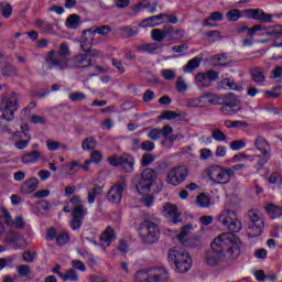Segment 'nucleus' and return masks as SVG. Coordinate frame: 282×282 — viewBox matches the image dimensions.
Here are the masks:
<instances>
[{
    "instance_id": "obj_6",
    "label": "nucleus",
    "mask_w": 282,
    "mask_h": 282,
    "mask_svg": "<svg viewBox=\"0 0 282 282\" xmlns=\"http://www.w3.org/2000/svg\"><path fill=\"white\" fill-rule=\"evenodd\" d=\"M206 175L208 182L213 184V186H217L219 184H228L230 178L234 177L232 170L230 167H224L220 165H212L206 170Z\"/></svg>"
},
{
    "instance_id": "obj_33",
    "label": "nucleus",
    "mask_w": 282,
    "mask_h": 282,
    "mask_svg": "<svg viewBox=\"0 0 282 282\" xmlns=\"http://www.w3.org/2000/svg\"><path fill=\"white\" fill-rule=\"evenodd\" d=\"M226 19L229 23H235L239 19H242L241 11L239 9H231L226 13Z\"/></svg>"
},
{
    "instance_id": "obj_44",
    "label": "nucleus",
    "mask_w": 282,
    "mask_h": 282,
    "mask_svg": "<svg viewBox=\"0 0 282 282\" xmlns=\"http://www.w3.org/2000/svg\"><path fill=\"white\" fill-rule=\"evenodd\" d=\"M151 36L153 41L160 43L166 39V33L163 30L154 29L151 31Z\"/></svg>"
},
{
    "instance_id": "obj_42",
    "label": "nucleus",
    "mask_w": 282,
    "mask_h": 282,
    "mask_svg": "<svg viewBox=\"0 0 282 282\" xmlns=\"http://www.w3.org/2000/svg\"><path fill=\"white\" fill-rule=\"evenodd\" d=\"M220 86L224 88L228 87V89H232L234 91L239 90L237 82H235V79L231 78H224L223 80H220Z\"/></svg>"
},
{
    "instance_id": "obj_29",
    "label": "nucleus",
    "mask_w": 282,
    "mask_h": 282,
    "mask_svg": "<svg viewBox=\"0 0 282 282\" xmlns=\"http://www.w3.org/2000/svg\"><path fill=\"white\" fill-rule=\"evenodd\" d=\"M251 77H252V80L258 85H263V83H265V74L263 73V68H260V67L252 68Z\"/></svg>"
},
{
    "instance_id": "obj_50",
    "label": "nucleus",
    "mask_w": 282,
    "mask_h": 282,
    "mask_svg": "<svg viewBox=\"0 0 282 282\" xmlns=\"http://www.w3.org/2000/svg\"><path fill=\"white\" fill-rule=\"evenodd\" d=\"M0 210L7 226H14V220L12 219V215H10V212L6 209V207H1Z\"/></svg>"
},
{
    "instance_id": "obj_32",
    "label": "nucleus",
    "mask_w": 282,
    "mask_h": 282,
    "mask_svg": "<svg viewBox=\"0 0 282 282\" xmlns=\"http://www.w3.org/2000/svg\"><path fill=\"white\" fill-rule=\"evenodd\" d=\"M66 28H68V30H76V28H78V25H80V17L76 15V14H72L66 19L65 22Z\"/></svg>"
},
{
    "instance_id": "obj_38",
    "label": "nucleus",
    "mask_w": 282,
    "mask_h": 282,
    "mask_svg": "<svg viewBox=\"0 0 282 282\" xmlns=\"http://www.w3.org/2000/svg\"><path fill=\"white\" fill-rule=\"evenodd\" d=\"M195 83L199 87H210V82L208 80V76L206 73H199L195 77Z\"/></svg>"
},
{
    "instance_id": "obj_10",
    "label": "nucleus",
    "mask_w": 282,
    "mask_h": 282,
    "mask_svg": "<svg viewBox=\"0 0 282 282\" xmlns=\"http://www.w3.org/2000/svg\"><path fill=\"white\" fill-rule=\"evenodd\" d=\"M111 32L109 25H102L96 28L95 30H88L83 32V41H82V50L83 52H89V47L87 45H97L98 43V34L101 36H107Z\"/></svg>"
},
{
    "instance_id": "obj_9",
    "label": "nucleus",
    "mask_w": 282,
    "mask_h": 282,
    "mask_svg": "<svg viewBox=\"0 0 282 282\" xmlns=\"http://www.w3.org/2000/svg\"><path fill=\"white\" fill-rule=\"evenodd\" d=\"M139 236L144 243H158L160 239V227L151 220H144L139 226Z\"/></svg>"
},
{
    "instance_id": "obj_12",
    "label": "nucleus",
    "mask_w": 282,
    "mask_h": 282,
    "mask_svg": "<svg viewBox=\"0 0 282 282\" xmlns=\"http://www.w3.org/2000/svg\"><path fill=\"white\" fill-rule=\"evenodd\" d=\"M281 36L282 26L274 25L267 28L263 24H256L249 29V36Z\"/></svg>"
},
{
    "instance_id": "obj_57",
    "label": "nucleus",
    "mask_w": 282,
    "mask_h": 282,
    "mask_svg": "<svg viewBox=\"0 0 282 282\" xmlns=\"http://www.w3.org/2000/svg\"><path fill=\"white\" fill-rule=\"evenodd\" d=\"M69 100H72V102H80V100H85V94L80 93V91H75L72 93L68 96Z\"/></svg>"
},
{
    "instance_id": "obj_19",
    "label": "nucleus",
    "mask_w": 282,
    "mask_h": 282,
    "mask_svg": "<svg viewBox=\"0 0 282 282\" xmlns=\"http://www.w3.org/2000/svg\"><path fill=\"white\" fill-rule=\"evenodd\" d=\"M39 188V178L31 177L24 181L20 187L21 193L24 195H30V193H34Z\"/></svg>"
},
{
    "instance_id": "obj_36",
    "label": "nucleus",
    "mask_w": 282,
    "mask_h": 282,
    "mask_svg": "<svg viewBox=\"0 0 282 282\" xmlns=\"http://www.w3.org/2000/svg\"><path fill=\"white\" fill-rule=\"evenodd\" d=\"M239 109H241L239 106L232 104H225L221 107V111L225 116H235V113H237Z\"/></svg>"
},
{
    "instance_id": "obj_14",
    "label": "nucleus",
    "mask_w": 282,
    "mask_h": 282,
    "mask_svg": "<svg viewBox=\"0 0 282 282\" xmlns=\"http://www.w3.org/2000/svg\"><path fill=\"white\" fill-rule=\"evenodd\" d=\"M124 188H127V178L124 176L120 177L119 183H117L108 193L109 202L112 204H120L122 200V193H124Z\"/></svg>"
},
{
    "instance_id": "obj_11",
    "label": "nucleus",
    "mask_w": 282,
    "mask_h": 282,
    "mask_svg": "<svg viewBox=\"0 0 282 282\" xmlns=\"http://www.w3.org/2000/svg\"><path fill=\"white\" fill-rule=\"evenodd\" d=\"M186 177H188V167L178 165L167 172L166 182L171 184V186H180V184L186 182Z\"/></svg>"
},
{
    "instance_id": "obj_35",
    "label": "nucleus",
    "mask_w": 282,
    "mask_h": 282,
    "mask_svg": "<svg viewBox=\"0 0 282 282\" xmlns=\"http://www.w3.org/2000/svg\"><path fill=\"white\" fill-rule=\"evenodd\" d=\"M243 160H249V162H254L256 160H261V156L259 155L250 156L246 153H239L232 156V162H243Z\"/></svg>"
},
{
    "instance_id": "obj_7",
    "label": "nucleus",
    "mask_w": 282,
    "mask_h": 282,
    "mask_svg": "<svg viewBox=\"0 0 282 282\" xmlns=\"http://www.w3.org/2000/svg\"><path fill=\"white\" fill-rule=\"evenodd\" d=\"M19 110V95L17 93H7L2 96L0 111L4 120H14V113Z\"/></svg>"
},
{
    "instance_id": "obj_40",
    "label": "nucleus",
    "mask_w": 282,
    "mask_h": 282,
    "mask_svg": "<svg viewBox=\"0 0 282 282\" xmlns=\"http://www.w3.org/2000/svg\"><path fill=\"white\" fill-rule=\"evenodd\" d=\"M196 204L197 206H199L200 208H208V206H210V197L206 194H199L196 197Z\"/></svg>"
},
{
    "instance_id": "obj_37",
    "label": "nucleus",
    "mask_w": 282,
    "mask_h": 282,
    "mask_svg": "<svg viewBox=\"0 0 282 282\" xmlns=\"http://www.w3.org/2000/svg\"><path fill=\"white\" fill-rule=\"evenodd\" d=\"M268 182H269V184H274V186H278L279 188H281V186H282L281 172L271 173L270 176L268 177Z\"/></svg>"
},
{
    "instance_id": "obj_53",
    "label": "nucleus",
    "mask_w": 282,
    "mask_h": 282,
    "mask_svg": "<svg viewBox=\"0 0 282 282\" xmlns=\"http://www.w3.org/2000/svg\"><path fill=\"white\" fill-rule=\"evenodd\" d=\"M17 272L20 274V276H30L31 269L28 264H22L17 267Z\"/></svg>"
},
{
    "instance_id": "obj_1",
    "label": "nucleus",
    "mask_w": 282,
    "mask_h": 282,
    "mask_svg": "<svg viewBox=\"0 0 282 282\" xmlns=\"http://www.w3.org/2000/svg\"><path fill=\"white\" fill-rule=\"evenodd\" d=\"M212 250L205 254L207 265H219L221 261H235L241 254V240L237 235L223 232L210 243Z\"/></svg>"
},
{
    "instance_id": "obj_54",
    "label": "nucleus",
    "mask_w": 282,
    "mask_h": 282,
    "mask_svg": "<svg viewBox=\"0 0 282 282\" xmlns=\"http://www.w3.org/2000/svg\"><path fill=\"white\" fill-rule=\"evenodd\" d=\"M200 160L206 161L213 158V150L208 148H204L199 150Z\"/></svg>"
},
{
    "instance_id": "obj_8",
    "label": "nucleus",
    "mask_w": 282,
    "mask_h": 282,
    "mask_svg": "<svg viewBox=\"0 0 282 282\" xmlns=\"http://www.w3.org/2000/svg\"><path fill=\"white\" fill-rule=\"evenodd\" d=\"M249 225L247 229L248 237L254 238L259 237L261 232H263V228H265V219L263 218V214L257 209H251L248 213Z\"/></svg>"
},
{
    "instance_id": "obj_46",
    "label": "nucleus",
    "mask_w": 282,
    "mask_h": 282,
    "mask_svg": "<svg viewBox=\"0 0 282 282\" xmlns=\"http://www.w3.org/2000/svg\"><path fill=\"white\" fill-rule=\"evenodd\" d=\"M191 230H193V226H191V225H186V226L182 227L180 235L176 236L180 243H184L185 237H187V235L191 232Z\"/></svg>"
},
{
    "instance_id": "obj_43",
    "label": "nucleus",
    "mask_w": 282,
    "mask_h": 282,
    "mask_svg": "<svg viewBox=\"0 0 282 282\" xmlns=\"http://www.w3.org/2000/svg\"><path fill=\"white\" fill-rule=\"evenodd\" d=\"M188 90V85L186 84V80H184V77L180 76L176 79V91L178 94H186Z\"/></svg>"
},
{
    "instance_id": "obj_28",
    "label": "nucleus",
    "mask_w": 282,
    "mask_h": 282,
    "mask_svg": "<svg viewBox=\"0 0 282 282\" xmlns=\"http://www.w3.org/2000/svg\"><path fill=\"white\" fill-rule=\"evenodd\" d=\"M210 21H213L214 23L224 21V13L219 11L210 13V15L204 20L203 25L205 28H213V24H210Z\"/></svg>"
},
{
    "instance_id": "obj_60",
    "label": "nucleus",
    "mask_w": 282,
    "mask_h": 282,
    "mask_svg": "<svg viewBox=\"0 0 282 282\" xmlns=\"http://www.w3.org/2000/svg\"><path fill=\"white\" fill-rule=\"evenodd\" d=\"M58 236V231H56V228L51 227L47 229L46 231V241H54V239H56V237Z\"/></svg>"
},
{
    "instance_id": "obj_5",
    "label": "nucleus",
    "mask_w": 282,
    "mask_h": 282,
    "mask_svg": "<svg viewBox=\"0 0 282 282\" xmlns=\"http://www.w3.org/2000/svg\"><path fill=\"white\" fill-rule=\"evenodd\" d=\"M218 224H221L223 228L229 230L231 235L235 232H241L243 228V224L239 220V216H237V212L225 209L219 213L216 217Z\"/></svg>"
},
{
    "instance_id": "obj_47",
    "label": "nucleus",
    "mask_w": 282,
    "mask_h": 282,
    "mask_svg": "<svg viewBox=\"0 0 282 282\" xmlns=\"http://www.w3.org/2000/svg\"><path fill=\"white\" fill-rule=\"evenodd\" d=\"M199 63L200 61L197 57L188 61V63L184 67V72L188 73V72H193L194 69H197V67H199Z\"/></svg>"
},
{
    "instance_id": "obj_31",
    "label": "nucleus",
    "mask_w": 282,
    "mask_h": 282,
    "mask_svg": "<svg viewBox=\"0 0 282 282\" xmlns=\"http://www.w3.org/2000/svg\"><path fill=\"white\" fill-rule=\"evenodd\" d=\"M46 149L47 151H58V149H62L63 151H69V145H67L66 143H61L58 141L55 140H48L46 141Z\"/></svg>"
},
{
    "instance_id": "obj_45",
    "label": "nucleus",
    "mask_w": 282,
    "mask_h": 282,
    "mask_svg": "<svg viewBox=\"0 0 282 282\" xmlns=\"http://www.w3.org/2000/svg\"><path fill=\"white\" fill-rule=\"evenodd\" d=\"M62 281L76 282L78 281V273H76V270L69 269L68 271H66V273H64V275H62Z\"/></svg>"
},
{
    "instance_id": "obj_51",
    "label": "nucleus",
    "mask_w": 282,
    "mask_h": 282,
    "mask_svg": "<svg viewBox=\"0 0 282 282\" xmlns=\"http://www.w3.org/2000/svg\"><path fill=\"white\" fill-rule=\"evenodd\" d=\"M32 140V135H30V133L28 132H23V131H17L12 134V140L14 141H20V140Z\"/></svg>"
},
{
    "instance_id": "obj_41",
    "label": "nucleus",
    "mask_w": 282,
    "mask_h": 282,
    "mask_svg": "<svg viewBox=\"0 0 282 282\" xmlns=\"http://www.w3.org/2000/svg\"><path fill=\"white\" fill-rule=\"evenodd\" d=\"M55 241L57 246H67V243H69V234H67L66 231L57 232Z\"/></svg>"
},
{
    "instance_id": "obj_4",
    "label": "nucleus",
    "mask_w": 282,
    "mask_h": 282,
    "mask_svg": "<svg viewBox=\"0 0 282 282\" xmlns=\"http://www.w3.org/2000/svg\"><path fill=\"white\" fill-rule=\"evenodd\" d=\"M155 180H158V173L148 167L141 172L140 176L133 178L132 184L139 195H149Z\"/></svg>"
},
{
    "instance_id": "obj_52",
    "label": "nucleus",
    "mask_w": 282,
    "mask_h": 282,
    "mask_svg": "<svg viewBox=\"0 0 282 282\" xmlns=\"http://www.w3.org/2000/svg\"><path fill=\"white\" fill-rule=\"evenodd\" d=\"M148 138L150 140L158 141L159 138H162V130H160L159 128L150 129L148 132Z\"/></svg>"
},
{
    "instance_id": "obj_55",
    "label": "nucleus",
    "mask_w": 282,
    "mask_h": 282,
    "mask_svg": "<svg viewBox=\"0 0 282 282\" xmlns=\"http://www.w3.org/2000/svg\"><path fill=\"white\" fill-rule=\"evenodd\" d=\"M205 36H207L209 42L215 43L221 39V33L219 31H212L206 33Z\"/></svg>"
},
{
    "instance_id": "obj_25",
    "label": "nucleus",
    "mask_w": 282,
    "mask_h": 282,
    "mask_svg": "<svg viewBox=\"0 0 282 282\" xmlns=\"http://www.w3.org/2000/svg\"><path fill=\"white\" fill-rule=\"evenodd\" d=\"M41 152L40 151H33L29 152L22 155L21 162L23 164H34L41 160Z\"/></svg>"
},
{
    "instance_id": "obj_22",
    "label": "nucleus",
    "mask_w": 282,
    "mask_h": 282,
    "mask_svg": "<svg viewBox=\"0 0 282 282\" xmlns=\"http://www.w3.org/2000/svg\"><path fill=\"white\" fill-rule=\"evenodd\" d=\"M164 15L159 14V15H152L150 18L144 19L141 22V28H158V25H162V18Z\"/></svg>"
},
{
    "instance_id": "obj_30",
    "label": "nucleus",
    "mask_w": 282,
    "mask_h": 282,
    "mask_svg": "<svg viewBox=\"0 0 282 282\" xmlns=\"http://www.w3.org/2000/svg\"><path fill=\"white\" fill-rule=\"evenodd\" d=\"M212 138L215 142H228V135L221 131V129L212 126L210 128Z\"/></svg>"
},
{
    "instance_id": "obj_20",
    "label": "nucleus",
    "mask_w": 282,
    "mask_h": 282,
    "mask_svg": "<svg viewBox=\"0 0 282 282\" xmlns=\"http://www.w3.org/2000/svg\"><path fill=\"white\" fill-rule=\"evenodd\" d=\"M113 239H116V232L111 227H107L100 236V246H102V248H109Z\"/></svg>"
},
{
    "instance_id": "obj_63",
    "label": "nucleus",
    "mask_w": 282,
    "mask_h": 282,
    "mask_svg": "<svg viewBox=\"0 0 282 282\" xmlns=\"http://www.w3.org/2000/svg\"><path fill=\"white\" fill-rule=\"evenodd\" d=\"M58 56L65 57V56H69V46H67V44L62 43L59 45V50L57 52Z\"/></svg>"
},
{
    "instance_id": "obj_59",
    "label": "nucleus",
    "mask_w": 282,
    "mask_h": 282,
    "mask_svg": "<svg viewBox=\"0 0 282 282\" xmlns=\"http://www.w3.org/2000/svg\"><path fill=\"white\" fill-rule=\"evenodd\" d=\"M155 160V156L153 154H144L142 158H141V165L142 166H149V164H152V162H154Z\"/></svg>"
},
{
    "instance_id": "obj_58",
    "label": "nucleus",
    "mask_w": 282,
    "mask_h": 282,
    "mask_svg": "<svg viewBox=\"0 0 282 282\" xmlns=\"http://www.w3.org/2000/svg\"><path fill=\"white\" fill-rule=\"evenodd\" d=\"M141 202L142 204H144V206H147V208H151V206H153V203L155 202V198H153V196L151 195H141Z\"/></svg>"
},
{
    "instance_id": "obj_13",
    "label": "nucleus",
    "mask_w": 282,
    "mask_h": 282,
    "mask_svg": "<svg viewBox=\"0 0 282 282\" xmlns=\"http://www.w3.org/2000/svg\"><path fill=\"white\" fill-rule=\"evenodd\" d=\"M254 147L263 155L258 163L259 169H263V166H265V164H268V161L270 160V144L268 143L265 138L257 137L254 141Z\"/></svg>"
},
{
    "instance_id": "obj_16",
    "label": "nucleus",
    "mask_w": 282,
    "mask_h": 282,
    "mask_svg": "<svg viewBox=\"0 0 282 282\" xmlns=\"http://www.w3.org/2000/svg\"><path fill=\"white\" fill-rule=\"evenodd\" d=\"M4 241L10 243L13 250H24V248H28V241L21 234L14 231H9Z\"/></svg>"
},
{
    "instance_id": "obj_21",
    "label": "nucleus",
    "mask_w": 282,
    "mask_h": 282,
    "mask_svg": "<svg viewBox=\"0 0 282 282\" xmlns=\"http://www.w3.org/2000/svg\"><path fill=\"white\" fill-rule=\"evenodd\" d=\"M264 209L267 210V215L270 217V219H279L282 217V207L279 205L268 203L264 206Z\"/></svg>"
},
{
    "instance_id": "obj_3",
    "label": "nucleus",
    "mask_w": 282,
    "mask_h": 282,
    "mask_svg": "<svg viewBox=\"0 0 282 282\" xmlns=\"http://www.w3.org/2000/svg\"><path fill=\"white\" fill-rule=\"evenodd\" d=\"M167 259L170 263H173L176 272L184 274L193 267V258L186 249L182 247H174L169 250Z\"/></svg>"
},
{
    "instance_id": "obj_56",
    "label": "nucleus",
    "mask_w": 282,
    "mask_h": 282,
    "mask_svg": "<svg viewBox=\"0 0 282 282\" xmlns=\"http://www.w3.org/2000/svg\"><path fill=\"white\" fill-rule=\"evenodd\" d=\"M89 160L95 164H100V162H102V153L95 150L90 153Z\"/></svg>"
},
{
    "instance_id": "obj_49",
    "label": "nucleus",
    "mask_w": 282,
    "mask_h": 282,
    "mask_svg": "<svg viewBox=\"0 0 282 282\" xmlns=\"http://www.w3.org/2000/svg\"><path fill=\"white\" fill-rule=\"evenodd\" d=\"M161 76L164 80H174L176 73L175 69L164 68L161 70Z\"/></svg>"
},
{
    "instance_id": "obj_27",
    "label": "nucleus",
    "mask_w": 282,
    "mask_h": 282,
    "mask_svg": "<svg viewBox=\"0 0 282 282\" xmlns=\"http://www.w3.org/2000/svg\"><path fill=\"white\" fill-rule=\"evenodd\" d=\"M200 99V107H208L210 105H217L219 102V98L216 95L205 93L203 96L199 97Z\"/></svg>"
},
{
    "instance_id": "obj_64",
    "label": "nucleus",
    "mask_w": 282,
    "mask_h": 282,
    "mask_svg": "<svg viewBox=\"0 0 282 282\" xmlns=\"http://www.w3.org/2000/svg\"><path fill=\"white\" fill-rule=\"evenodd\" d=\"M271 78H282V66H275L272 69Z\"/></svg>"
},
{
    "instance_id": "obj_18",
    "label": "nucleus",
    "mask_w": 282,
    "mask_h": 282,
    "mask_svg": "<svg viewBox=\"0 0 282 282\" xmlns=\"http://www.w3.org/2000/svg\"><path fill=\"white\" fill-rule=\"evenodd\" d=\"M150 282H166L170 279L169 271L164 267L149 268Z\"/></svg>"
},
{
    "instance_id": "obj_15",
    "label": "nucleus",
    "mask_w": 282,
    "mask_h": 282,
    "mask_svg": "<svg viewBox=\"0 0 282 282\" xmlns=\"http://www.w3.org/2000/svg\"><path fill=\"white\" fill-rule=\"evenodd\" d=\"M161 215H163V217H167L170 219V224H172L173 226L182 221V218H180V209H177V206L173 205L172 203H166L165 205H163Z\"/></svg>"
},
{
    "instance_id": "obj_34",
    "label": "nucleus",
    "mask_w": 282,
    "mask_h": 282,
    "mask_svg": "<svg viewBox=\"0 0 282 282\" xmlns=\"http://www.w3.org/2000/svg\"><path fill=\"white\" fill-rule=\"evenodd\" d=\"M158 43H149V44H141L138 46L139 52H143L147 54H155V51L159 50Z\"/></svg>"
},
{
    "instance_id": "obj_62",
    "label": "nucleus",
    "mask_w": 282,
    "mask_h": 282,
    "mask_svg": "<svg viewBox=\"0 0 282 282\" xmlns=\"http://www.w3.org/2000/svg\"><path fill=\"white\" fill-rule=\"evenodd\" d=\"M228 149L225 145H218L215 150L216 158H226Z\"/></svg>"
},
{
    "instance_id": "obj_24",
    "label": "nucleus",
    "mask_w": 282,
    "mask_h": 282,
    "mask_svg": "<svg viewBox=\"0 0 282 282\" xmlns=\"http://www.w3.org/2000/svg\"><path fill=\"white\" fill-rule=\"evenodd\" d=\"M134 164H135V160H133V156L129 154H124L121 159L120 169H122L124 173H131L133 172Z\"/></svg>"
},
{
    "instance_id": "obj_48",
    "label": "nucleus",
    "mask_w": 282,
    "mask_h": 282,
    "mask_svg": "<svg viewBox=\"0 0 282 282\" xmlns=\"http://www.w3.org/2000/svg\"><path fill=\"white\" fill-rule=\"evenodd\" d=\"M229 149H231V151H241V149H246V141L234 140L229 143Z\"/></svg>"
},
{
    "instance_id": "obj_17",
    "label": "nucleus",
    "mask_w": 282,
    "mask_h": 282,
    "mask_svg": "<svg viewBox=\"0 0 282 282\" xmlns=\"http://www.w3.org/2000/svg\"><path fill=\"white\" fill-rule=\"evenodd\" d=\"M70 204L74 205L73 217L74 219H85L87 215V208L83 206V198L80 196H73L70 198Z\"/></svg>"
},
{
    "instance_id": "obj_39",
    "label": "nucleus",
    "mask_w": 282,
    "mask_h": 282,
    "mask_svg": "<svg viewBox=\"0 0 282 282\" xmlns=\"http://www.w3.org/2000/svg\"><path fill=\"white\" fill-rule=\"evenodd\" d=\"M97 147L96 139L94 137H88L82 142L83 151H91Z\"/></svg>"
},
{
    "instance_id": "obj_61",
    "label": "nucleus",
    "mask_w": 282,
    "mask_h": 282,
    "mask_svg": "<svg viewBox=\"0 0 282 282\" xmlns=\"http://www.w3.org/2000/svg\"><path fill=\"white\" fill-rule=\"evenodd\" d=\"M162 23H172V25H175V23H177V17L175 15H169V14H163L162 13V19H161Z\"/></svg>"
},
{
    "instance_id": "obj_26",
    "label": "nucleus",
    "mask_w": 282,
    "mask_h": 282,
    "mask_svg": "<svg viewBox=\"0 0 282 282\" xmlns=\"http://www.w3.org/2000/svg\"><path fill=\"white\" fill-rule=\"evenodd\" d=\"M133 282H151L149 268L135 271L132 278Z\"/></svg>"
},
{
    "instance_id": "obj_23",
    "label": "nucleus",
    "mask_w": 282,
    "mask_h": 282,
    "mask_svg": "<svg viewBox=\"0 0 282 282\" xmlns=\"http://www.w3.org/2000/svg\"><path fill=\"white\" fill-rule=\"evenodd\" d=\"M272 14L263 12L262 9H254L253 21H259V23H272Z\"/></svg>"
},
{
    "instance_id": "obj_2",
    "label": "nucleus",
    "mask_w": 282,
    "mask_h": 282,
    "mask_svg": "<svg viewBox=\"0 0 282 282\" xmlns=\"http://www.w3.org/2000/svg\"><path fill=\"white\" fill-rule=\"evenodd\" d=\"M56 56L55 51H50L45 57L47 65L52 69H69L75 67V69H87V67H91V57L87 54H79L68 59H55Z\"/></svg>"
}]
</instances>
